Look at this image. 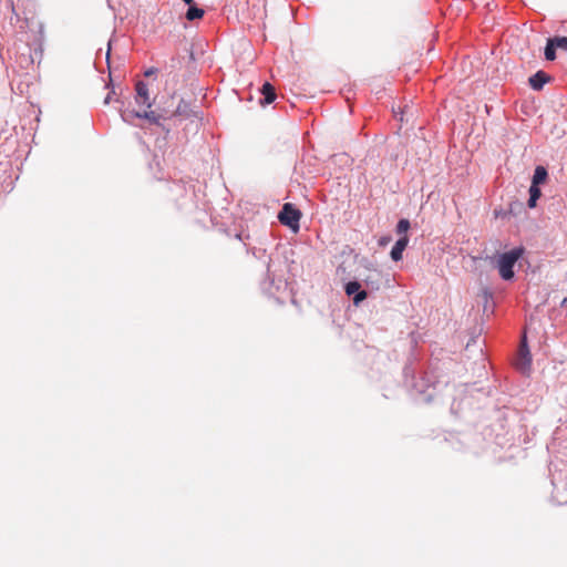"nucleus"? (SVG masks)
I'll return each instance as SVG.
<instances>
[{
    "instance_id": "obj_21",
    "label": "nucleus",
    "mask_w": 567,
    "mask_h": 567,
    "mask_svg": "<svg viewBox=\"0 0 567 567\" xmlns=\"http://www.w3.org/2000/svg\"><path fill=\"white\" fill-rule=\"evenodd\" d=\"M354 264H359L360 267L368 270L369 272L374 271L378 269V266L374 261L369 259L368 257H360L359 254H354Z\"/></svg>"
},
{
    "instance_id": "obj_16",
    "label": "nucleus",
    "mask_w": 567,
    "mask_h": 567,
    "mask_svg": "<svg viewBox=\"0 0 567 567\" xmlns=\"http://www.w3.org/2000/svg\"><path fill=\"white\" fill-rule=\"evenodd\" d=\"M410 243L409 236L399 237L390 250V257L394 262L403 259V252Z\"/></svg>"
},
{
    "instance_id": "obj_22",
    "label": "nucleus",
    "mask_w": 567,
    "mask_h": 567,
    "mask_svg": "<svg viewBox=\"0 0 567 567\" xmlns=\"http://www.w3.org/2000/svg\"><path fill=\"white\" fill-rule=\"evenodd\" d=\"M411 229V221L408 218H400L395 225V233L399 237L409 236Z\"/></svg>"
},
{
    "instance_id": "obj_10",
    "label": "nucleus",
    "mask_w": 567,
    "mask_h": 567,
    "mask_svg": "<svg viewBox=\"0 0 567 567\" xmlns=\"http://www.w3.org/2000/svg\"><path fill=\"white\" fill-rule=\"evenodd\" d=\"M473 403V398L465 394L464 391H462L461 394L453 398V401L451 403L450 411L455 416H464L467 412V410L471 409Z\"/></svg>"
},
{
    "instance_id": "obj_8",
    "label": "nucleus",
    "mask_w": 567,
    "mask_h": 567,
    "mask_svg": "<svg viewBox=\"0 0 567 567\" xmlns=\"http://www.w3.org/2000/svg\"><path fill=\"white\" fill-rule=\"evenodd\" d=\"M342 288L346 296L352 300L355 307L360 306L368 298V291L362 288V282L358 278L347 279L342 284Z\"/></svg>"
},
{
    "instance_id": "obj_23",
    "label": "nucleus",
    "mask_w": 567,
    "mask_h": 567,
    "mask_svg": "<svg viewBox=\"0 0 567 567\" xmlns=\"http://www.w3.org/2000/svg\"><path fill=\"white\" fill-rule=\"evenodd\" d=\"M336 274H337V276L340 277V280L342 284H344V281H347V279L353 278V277H351V271H350L349 267L347 266L346 260H343L342 262H340L337 266Z\"/></svg>"
},
{
    "instance_id": "obj_25",
    "label": "nucleus",
    "mask_w": 567,
    "mask_h": 567,
    "mask_svg": "<svg viewBox=\"0 0 567 567\" xmlns=\"http://www.w3.org/2000/svg\"><path fill=\"white\" fill-rule=\"evenodd\" d=\"M173 190H175V192H184L185 195H188V194L194 195V189H193L192 185H189V188H187V184L184 183L183 181L174 183Z\"/></svg>"
},
{
    "instance_id": "obj_19",
    "label": "nucleus",
    "mask_w": 567,
    "mask_h": 567,
    "mask_svg": "<svg viewBox=\"0 0 567 567\" xmlns=\"http://www.w3.org/2000/svg\"><path fill=\"white\" fill-rule=\"evenodd\" d=\"M548 179V171L543 165H537L532 176V184L542 185Z\"/></svg>"
},
{
    "instance_id": "obj_6",
    "label": "nucleus",
    "mask_w": 567,
    "mask_h": 567,
    "mask_svg": "<svg viewBox=\"0 0 567 567\" xmlns=\"http://www.w3.org/2000/svg\"><path fill=\"white\" fill-rule=\"evenodd\" d=\"M301 210L292 203H285L278 213V220L292 233L300 229Z\"/></svg>"
},
{
    "instance_id": "obj_17",
    "label": "nucleus",
    "mask_w": 567,
    "mask_h": 567,
    "mask_svg": "<svg viewBox=\"0 0 567 567\" xmlns=\"http://www.w3.org/2000/svg\"><path fill=\"white\" fill-rule=\"evenodd\" d=\"M267 278L261 282V290L268 295L269 297L275 296L276 291H278L281 286H286V282L279 279L276 281L274 277L270 275V270H266Z\"/></svg>"
},
{
    "instance_id": "obj_24",
    "label": "nucleus",
    "mask_w": 567,
    "mask_h": 567,
    "mask_svg": "<svg viewBox=\"0 0 567 567\" xmlns=\"http://www.w3.org/2000/svg\"><path fill=\"white\" fill-rule=\"evenodd\" d=\"M485 303L483 307V312L487 316L492 315L494 312V305H488L489 300H493V293L488 289L483 290Z\"/></svg>"
},
{
    "instance_id": "obj_20",
    "label": "nucleus",
    "mask_w": 567,
    "mask_h": 567,
    "mask_svg": "<svg viewBox=\"0 0 567 567\" xmlns=\"http://www.w3.org/2000/svg\"><path fill=\"white\" fill-rule=\"evenodd\" d=\"M204 13H205V11L203 8L198 7L196 3H190V6H188L187 11L185 13V18L188 21H195L197 19L203 18Z\"/></svg>"
},
{
    "instance_id": "obj_30",
    "label": "nucleus",
    "mask_w": 567,
    "mask_h": 567,
    "mask_svg": "<svg viewBox=\"0 0 567 567\" xmlns=\"http://www.w3.org/2000/svg\"><path fill=\"white\" fill-rule=\"evenodd\" d=\"M522 207H523V203H520V202H513V203L509 204V212L513 215H517L519 213V210L522 209Z\"/></svg>"
},
{
    "instance_id": "obj_14",
    "label": "nucleus",
    "mask_w": 567,
    "mask_h": 567,
    "mask_svg": "<svg viewBox=\"0 0 567 567\" xmlns=\"http://www.w3.org/2000/svg\"><path fill=\"white\" fill-rule=\"evenodd\" d=\"M382 281L383 272L380 269L369 272L361 279V282L364 284L367 289L370 291H378L382 286Z\"/></svg>"
},
{
    "instance_id": "obj_3",
    "label": "nucleus",
    "mask_w": 567,
    "mask_h": 567,
    "mask_svg": "<svg viewBox=\"0 0 567 567\" xmlns=\"http://www.w3.org/2000/svg\"><path fill=\"white\" fill-rule=\"evenodd\" d=\"M158 113H166V120H172L174 117H179L181 120H189L190 124L195 125V130L198 131L202 121H203V111L198 105L195 104V101H187L184 97H181L176 107L173 111L168 109H157ZM165 118H162V122Z\"/></svg>"
},
{
    "instance_id": "obj_13",
    "label": "nucleus",
    "mask_w": 567,
    "mask_h": 567,
    "mask_svg": "<svg viewBox=\"0 0 567 567\" xmlns=\"http://www.w3.org/2000/svg\"><path fill=\"white\" fill-rule=\"evenodd\" d=\"M135 103L140 106H146L147 109H151L153 103L150 99L148 93V86L147 83H145L142 80L136 81L135 83Z\"/></svg>"
},
{
    "instance_id": "obj_7",
    "label": "nucleus",
    "mask_w": 567,
    "mask_h": 567,
    "mask_svg": "<svg viewBox=\"0 0 567 567\" xmlns=\"http://www.w3.org/2000/svg\"><path fill=\"white\" fill-rule=\"evenodd\" d=\"M235 238L243 244H252L254 246L268 248L275 241V237L269 229H262L254 233H245L241 230L235 234Z\"/></svg>"
},
{
    "instance_id": "obj_29",
    "label": "nucleus",
    "mask_w": 567,
    "mask_h": 567,
    "mask_svg": "<svg viewBox=\"0 0 567 567\" xmlns=\"http://www.w3.org/2000/svg\"><path fill=\"white\" fill-rule=\"evenodd\" d=\"M354 254H357V252L354 251V249H353L351 246L346 245V246H343V248L341 249V251H340L339 256H340L341 258H346V257H350V256H352V255L354 256Z\"/></svg>"
},
{
    "instance_id": "obj_18",
    "label": "nucleus",
    "mask_w": 567,
    "mask_h": 567,
    "mask_svg": "<svg viewBox=\"0 0 567 567\" xmlns=\"http://www.w3.org/2000/svg\"><path fill=\"white\" fill-rule=\"evenodd\" d=\"M259 92L261 94V97L259 99V104L261 106L271 104L277 97L275 87L270 82H265L259 89Z\"/></svg>"
},
{
    "instance_id": "obj_9",
    "label": "nucleus",
    "mask_w": 567,
    "mask_h": 567,
    "mask_svg": "<svg viewBox=\"0 0 567 567\" xmlns=\"http://www.w3.org/2000/svg\"><path fill=\"white\" fill-rule=\"evenodd\" d=\"M557 50H563L567 52L566 35H553L547 38L544 48V59L546 61H554L557 58Z\"/></svg>"
},
{
    "instance_id": "obj_31",
    "label": "nucleus",
    "mask_w": 567,
    "mask_h": 567,
    "mask_svg": "<svg viewBox=\"0 0 567 567\" xmlns=\"http://www.w3.org/2000/svg\"><path fill=\"white\" fill-rule=\"evenodd\" d=\"M23 51L28 52V56L27 58L24 56L25 64L27 65L33 64V56L31 54V49H30V47L28 44L23 45Z\"/></svg>"
},
{
    "instance_id": "obj_2",
    "label": "nucleus",
    "mask_w": 567,
    "mask_h": 567,
    "mask_svg": "<svg viewBox=\"0 0 567 567\" xmlns=\"http://www.w3.org/2000/svg\"><path fill=\"white\" fill-rule=\"evenodd\" d=\"M526 249L524 246H516L504 252H496L492 256L486 255L485 257L478 256L473 257V260H487L489 264L497 269L499 278L503 281L512 282L516 278L515 267L516 264L523 258Z\"/></svg>"
},
{
    "instance_id": "obj_1",
    "label": "nucleus",
    "mask_w": 567,
    "mask_h": 567,
    "mask_svg": "<svg viewBox=\"0 0 567 567\" xmlns=\"http://www.w3.org/2000/svg\"><path fill=\"white\" fill-rule=\"evenodd\" d=\"M404 384L415 401L431 403L441 390L447 385V380H442L437 374V367L430 364L423 367L414 359L409 360L403 368Z\"/></svg>"
},
{
    "instance_id": "obj_5",
    "label": "nucleus",
    "mask_w": 567,
    "mask_h": 567,
    "mask_svg": "<svg viewBox=\"0 0 567 567\" xmlns=\"http://www.w3.org/2000/svg\"><path fill=\"white\" fill-rule=\"evenodd\" d=\"M115 102L121 104L120 113H121V117L124 122L133 123L134 120H136V118L147 120L151 124H155V125L162 127V130L165 131L166 134H168L171 132V128L166 127L162 123V118L167 117L166 113H158L157 110H154V111L145 110V111L141 112V111H136L134 109H128V107L123 109L124 102L122 100L116 99Z\"/></svg>"
},
{
    "instance_id": "obj_35",
    "label": "nucleus",
    "mask_w": 567,
    "mask_h": 567,
    "mask_svg": "<svg viewBox=\"0 0 567 567\" xmlns=\"http://www.w3.org/2000/svg\"><path fill=\"white\" fill-rule=\"evenodd\" d=\"M110 56H111V44L109 43L107 52H106V61L107 65L110 66Z\"/></svg>"
},
{
    "instance_id": "obj_37",
    "label": "nucleus",
    "mask_w": 567,
    "mask_h": 567,
    "mask_svg": "<svg viewBox=\"0 0 567 567\" xmlns=\"http://www.w3.org/2000/svg\"><path fill=\"white\" fill-rule=\"evenodd\" d=\"M399 120L402 122L403 121V112L400 113V117Z\"/></svg>"
},
{
    "instance_id": "obj_33",
    "label": "nucleus",
    "mask_w": 567,
    "mask_h": 567,
    "mask_svg": "<svg viewBox=\"0 0 567 567\" xmlns=\"http://www.w3.org/2000/svg\"><path fill=\"white\" fill-rule=\"evenodd\" d=\"M158 72V70L154 66H151L144 71V76L150 78L152 75H155Z\"/></svg>"
},
{
    "instance_id": "obj_27",
    "label": "nucleus",
    "mask_w": 567,
    "mask_h": 567,
    "mask_svg": "<svg viewBox=\"0 0 567 567\" xmlns=\"http://www.w3.org/2000/svg\"><path fill=\"white\" fill-rule=\"evenodd\" d=\"M528 195H529V197H535V198L539 199L542 196L540 186L530 183L529 188H528Z\"/></svg>"
},
{
    "instance_id": "obj_11",
    "label": "nucleus",
    "mask_w": 567,
    "mask_h": 567,
    "mask_svg": "<svg viewBox=\"0 0 567 567\" xmlns=\"http://www.w3.org/2000/svg\"><path fill=\"white\" fill-rule=\"evenodd\" d=\"M519 369L522 371L529 370L532 367V353L528 346L527 334L524 332L520 337V344L518 350Z\"/></svg>"
},
{
    "instance_id": "obj_36",
    "label": "nucleus",
    "mask_w": 567,
    "mask_h": 567,
    "mask_svg": "<svg viewBox=\"0 0 567 567\" xmlns=\"http://www.w3.org/2000/svg\"><path fill=\"white\" fill-rule=\"evenodd\" d=\"M183 2L187 4V7L190 6V3H195L194 0H183Z\"/></svg>"
},
{
    "instance_id": "obj_34",
    "label": "nucleus",
    "mask_w": 567,
    "mask_h": 567,
    "mask_svg": "<svg viewBox=\"0 0 567 567\" xmlns=\"http://www.w3.org/2000/svg\"><path fill=\"white\" fill-rule=\"evenodd\" d=\"M538 198L535 197H528L527 199V207L533 209L537 206Z\"/></svg>"
},
{
    "instance_id": "obj_32",
    "label": "nucleus",
    "mask_w": 567,
    "mask_h": 567,
    "mask_svg": "<svg viewBox=\"0 0 567 567\" xmlns=\"http://www.w3.org/2000/svg\"><path fill=\"white\" fill-rule=\"evenodd\" d=\"M392 240V237L390 235L381 236L378 240V244L380 247L388 246Z\"/></svg>"
},
{
    "instance_id": "obj_28",
    "label": "nucleus",
    "mask_w": 567,
    "mask_h": 567,
    "mask_svg": "<svg viewBox=\"0 0 567 567\" xmlns=\"http://www.w3.org/2000/svg\"><path fill=\"white\" fill-rule=\"evenodd\" d=\"M105 87L106 89H111V91L106 94L105 99H104V104H109L112 100V95L115 94V90H114V85H113V81L112 79L110 78V82L105 84Z\"/></svg>"
},
{
    "instance_id": "obj_15",
    "label": "nucleus",
    "mask_w": 567,
    "mask_h": 567,
    "mask_svg": "<svg viewBox=\"0 0 567 567\" xmlns=\"http://www.w3.org/2000/svg\"><path fill=\"white\" fill-rule=\"evenodd\" d=\"M551 81V76L543 70H538L528 78V85L534 91H542L548 82Z\"/></svg>"
},
{
    "instance_id": "obj_26",
    "label": "nucleus",
    "mask_w": 567,
    "mask_h": 567,
    "mask_svg": "<svg viewBox=\"0 0 567 567\" xmlns=\"http://www.w3.org/2000/svg\"><path fill=\"white\" fill-rule=\"evenodd\" d=\"M7 9L10 11L9 24H10V27H13V20L14 19H16V21L20 20L18 13L16 12V9H14V6H13V1L9 0L7 2Z\"/></svg>"
},
{
    "instance_id": "obj_12",
    "label": "nucleus",
    "mask_w": 567,
    "mask_h": 567,
    "mask_svg": "<svg viewBox=\"0 0 567 567\" xmlns=\"http://www.w3.org/2000/svg\"><path fill=\"white\" fill-rule=\"evenodd\" d=\"M247 255H251L255 259L262 261L266 270L269 271L271 257L268 254V247L254 246L252 244H243Z\"/></svg>"
},
{
    "instance_id": "obj_4",
    "label": "nucleus",
    "mask_w": 567,
    "mask_h": 567,
    "mask_svg": "<svg viewBox=\"0 0 567 567\" xmlns=\"http://www.w3.org/2000/svg\"><path fill=\"white\" fill-rule=\"evenodd\" d=\"M550 483L553 486L551 501L557 505H567V464H549Z\"/></svg>"
}]
</instances>
